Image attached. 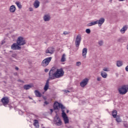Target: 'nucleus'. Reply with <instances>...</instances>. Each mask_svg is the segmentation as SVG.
Returning <instances> with one entry per match:
<instances>
[{
    "label": "nucleus",
    "mask_w": 128,
    "mask_h": 128,
    "mask_svg": "<svg viewBox=\"0 0 128 128\" xmlns=\"http://www.w3.org/2000/svg\"><path fill=\"white\" fill-rule=\"evenodd\" d=\"M60 108L61 109L62 112L63 111H64V110H66V106H64V104L59 103L58 102H56L54 104V109L55 110H59Z\"/></svg>",
    "instance_id": "nucleus-1"
},
{
    "label": "nucleus",
    "mask_w": 128,
    "mask_h": 128,
    "mask_svg": "<svg viewBox=\"0 0 128 128\" xmlns=\"http://www.w3.org/2000/svg\"><path fill=\"white\" fill-rule=\"evenodd\" d=\"M120 94H126L128 92V85H122L118 88Z\"/></svg>",
    "instance_id": "nucleus-2"
},
{
    "label": "nucleus",
    "mask_w": 128,
    "mask_h": 128,
    "mask_svg": "<svg viewBox=\"0 0 128 128\" xmlns=\"http://www.w3.org/2000/svg\"><path fill=\"white\" fill-rule=\"evenodd\" d=\"M52 57H48L44 59L41 63V66H44V68H46V66H48L50 64V62L52 61Z\"/></svg>",
    "instance_id": "nucleus-3"
},
{
    "label": "nucleus",
    "mask_w": 128,
    "mask_h": 128,
    "mask_svg": "<svg viewBox=\"0 0 128 128\" xmlns=\"http://www.w3.org/2000/svg\"><path fill=\"white\" fill-rule=\"evenodd\" d=\"M49 78L50 80H54L55 78H58V76H56V72H54V68H52V70L49 72Z\"/></svg>",
    "instance_id": "nucleus-4"
},
{
    "label": "nucleus",
    "mask_w": 128,
    "mask_h": 128,
    "mask_svg": "<svg viewBox=\"0 0 128 128\" xmlns=\"http://www.w3.org/2000/svg\"><path fill=\"white\" fill-rule=\"evenodd\" d=\"M16 44L18 46H24L26 42L24 38L22 36H19L17 39Z\"/></svg>",
    "instance_id": "nucleus-5"
},
{
    "label": "nucleus",
    "mask_w": 128,
    "mask_h": 128,
    "mask_svg": "<svg viewBox=\"0 0 128 128\" xmlns=\"http://www.w3.org/2000/svg\"><path fill=\"white\" fill-rule=\"evenodd\" d=\"M55 72L58 78H62V76H64V70L62 68L57 69L56 72Z\"/></svg>",
    "instance_id": "nucleus-6"
},
{
    "label": "nucleus",
    "mask_w": 128,
    "mask_h": 128,
    "mask_svg": "<svg viewBox=\"0 0 128 128\" xmlns=\"http://www.w3.org/2000/svg\"><path fill=\"white\" fill-rule=\"evenodd\" d=\"M54 122L55 123L56 126H62V122L60 120V118L58 116V114H56V116L54 118Z\"/></svg>",
    "instance_id": "nucleus-7"
},
{
    "label": "nucleus",
    "mask_w": 128,
    "mask_h": 128,
    "mask_svg": "<svg viewBox=\"0 0 128 128\" xmlns=\"http://www.w3.org/2000/svg\"><path fill=\"white\" fill-rule=\"evenodd\" d=\"M80 42H82V36L78 34L76 38L75 44L76 48H78L80 44Z\"/></svg>",
    "instance_id": "nucleus-8"
},
{
    "label": "nucleus",
    "mask_w": 128,
    "mask_h": 128,
    "mask_svg": "<svg viewBox=\"0 0 128 128\" xmlns=\"http://www.w3.org/2000/svg\"><path fill=\"white\" fill-rule=\"evenodd\" d=\"M62 118H63L64 122L66 124L70 122V120H68V116H66V112H64V110L63 111V112H62Z\"/></svg>",
    "instance_id": "nucleus-9"
},
{
    "label": "nucleus",
    "mask_w": 128,
    "mask_h": 128,
    "mask_svg": "<svg viewBox=\"0 0 128 128\" xmlns=\"http://www.w3.org/2000/svg\"><path fill=\"white\" fill-rule=\"evenodd\" d=\"M11 48L14 50H21L22 48L20 46V45L18 44V43H14L11 46Z\"/></svg>",
    "instance_id": "nucleus-10"
},
{
    "label": "nucleus",
    "mask_w": 128,
    "mask_h": 128,
    "mask_svg": "<svg viewBox=\"0 0 128 128\" xmlns=\"http://www.w3.org/2000/svg\"><path fill=\"white\" fill-rule=\"evenodd\" d=\"M1 102H2L4 106H6L10 102V100L8 98L4 96Z\"/></svg>",
    "instance_id": "nucleus-11"
},
{
    "label": "nucleus",
    "mask_w": 128,
    "mask_h": 128,
    "mask_svg": "<svg viewBox=\"0 0 128 128\" xmlns=\"http://www.w3.org/2000/svg\"><path fill=\"white\" fill-rule=\"evenodd\" d=\"M88 78H84L82 80V82L80 83V86L82 88H84L86 84H88Z\"/></svg>",
    "instance_id": "nucleus-12"
},
{
    "label": "nucleus",
    "mask_w": 128,
    "mask_h": 128,
    "mask_svg": "<svg viewBox=\"0 0 128 128\" xmlns=\"http://www.w3.org/2000/svg\"><path fill=\"white\" fill-rule=\"evenodd\" d=\"M54 49L52 47L48 48L46 50V54H54Z\"/></svg>",
    "instance_id": "nucleus-13"
},
{
    "label": "nucleus",
    "mask_w": 128,
    "mask_h": 128,
    "mask_svg": "<svg viewBox=\"0 0 128 128\" xmlns=\"http://www.w3.org/2000/svg\"><path fill=\"white\" fill-rule=\"evenodd\" d=\"M48 88H50V79L47 80L46 84L44 86V90L46 92L48 90Z\"/></svg>",
    "instance_id": "nucleus-14"
},
{
    "label": "nucleus",
    "mask_w": 128,
    "mask_h": 128,
    "mask_svg": "<svg viewBox=\"0 0 128 128\" xmlns=\"http://www.w3.org/2000/svg\"><path fill=\"white\" fill-rule=\"evenodd\" d=\"M97 22V24H98L99 26H100L104 22V18H102L99 20H97L96 21Z\"/></svg>",
    "instance_id": "nucleus-15"
},
{
    "label": "nucleus",
    "mask_w": 128,
    "mask_h": 128,
    "mask_svg": "<svg viewBox=\"0 0 128 128\" xmlns=\"http://www.w3.org/2000/svg\"><path fill=\"white\" fill-rule=\"evenodd\" d=\"M86 54H88V48H83L82 51V56L84 58H86Z\"/></svg>",
    "instance_id": "nucleus-16"
},
{
    "label": "nucleus",
    "mask_w": 128,
    "mask_h": 128,
    "mask_svg": "<svg viewBox=\"0 0 128 128\" xmlns=\"http://www.w3.org/2000/svg\"><path fill=\"white\" fill-rule=\"evenodd\" d=\"M44 22H48L50 20V14H46L44 16Z\"/></svg>",
    "instance_id": "nucleus-17"
},
{
    "label": "nucleus",
    "mask_w": 128,
    "mask_h": 128,
    "mask_svg": "<svg viewBox=\"0 0 128 128\" xmlns=\"http://www.w3.org/2000/svg\"><path fill=\"white\" fill-rule=\"evenodd\" d=\"M34 6L35 8H38L40 6V1L38 0H35L34 4Z\"/></svg>",
    "instance_id": "nucleus-18"
},
{
    "label": "nucleus",
    "mask_w": 128,
    "mask_h": 128,
    "mask_svg": "<svg viewBox=\"0 0 128 128\" xmlns=\"http://www.w3.org/2000/svg\"><path fill=\"white\" fill-rule=\"evenodd\" d=\"M32 88V86L31 84H25L24 86V90H30V88Z\"/></svg>",
    "instance_id": "nucleus-19"
},
{
    "label": "nucleus",
    "mask_w": 128,
    "mask_h": 128,
    "mask_svg": "<svg viewBox=\"0 0 128 128\" xmlns=\"http://www.w3.org/2000/svg\"><path fill=\"white\" fill-rule=\"evenodd\" d=\"M96 24H98V22H96V21H94L88 24L87 26H96Z\"/></svg>",
    "instance_id": "nucleus-20"
},
{
    "label": "nucleus",
    "mask_w": 128,
    "mask_h": 128,
    "mask_svg": "<svg viewBox=\"0 0 128 128\" xmlns=\"http://www.w3.org/2000/svg\"><path fill=\"white\" fill-rule=\"evenodd\" d=\"M34 94L37 98H42V94L38 90L34 91Z\"/></svg>",
    "instance_id": "nucleus-21"
},
{
    "label": "nucleus",
    "mask_w": 128,
    "mask_h": 128,
    "mask_svg": "<svg viewBox=\"0 0 128 128\" xmlns=\"http://www.w3.org/2000/svg\"><path fill=\"white\" fill-rule=\"evenodd\" d=\"M66 54H63L62 55V58L60 59V62H64L66 60Z\"/></svg>",
    "instance_id": "nucleus-22"
},
{
    "label": "nucleus",
    "mask_w": 128,
    "mask_h": 128,
    "mask_svg": "<svg viewBox=\"0 0 128 128\" xmlns=\"http://www.w3.org/2000/svg\"><path fill=\"white\" fill-rule=\"evenodd\" d=\"M128 30V26H124L123 28L120 30V32L122 34H124L126 30Z\"/></svg>",
    "instance_id": "nucleus-23"
},
{
    "label": "nucleus",
    "mask_w": 128,
    "mask_h": 128,
    "mask_svg": "<svg viewBox=\"0 0 128 128\" xmlns=\"http://www.w3.org/2000/svg\"><path fill=\"white\" fill-rule=\"evenodd\" d=\"M112 116H113V118H116V116H118V111H116V110H114L112 112Z\"/></svg>",
    "instance_id": "nucleus-24"
},
{
    "label": "nucleus",
    "mask_w": 128,
    "mask_h": 128,
    "mask_svg": "<svg viewBox=\"0 0 128 128\" xmlns=\"http://www.w3.org/2000/svg\"><path fill=\"white\" fill-rule=\"evenodd\" d=\"M10 12H16V6L12 5L10 6Z\"/></svg>",
    "instance_id": "nucleus-25"
},
{
    "label": "nucleus",
    "mask_w": 128,
    "mask_h": 128,
    "mask_svg": "<svg viewBox=\"0 0 128 128\" xmlns=\"http://www.w3.org/2000/svg\"><path fill=\"white\" fill-rule=\"evenodd\" d=\"M34 126L36 128H40V125H38V120H34Z\"/></svg>",
    "instance_id": "nucleus-26"
},
{
    "label": "nucleus",
    "mask_w": 128,
    "mask_h": 128,
    "mask_svg": "<svg viewBox=\"0 0 128 128\" xmlns=\"http://www.w3.org/2000/svg\"><path fill=\"white\" fill-rule=\"evenodd\" d=\"M101 76L104 78H106L108 77V74L104 72H101Z\"/></svg>",
    "instance_id": "nucleus-27"
},
{
    "label": "nucleus",
    "mask_w": 128,
    "mask_h": 128,
    "mask_svg": "<svg viewBox=\"0 0 128 128\" xmlns=\"http://www.w3.org/2000/svg\"><path fill=\"white\" fill-rule=\"evenodd\" d=\"M16 4L17 6L18 7V8L20 10V8H22V4L18 2H16Z\"/></svg>",
    "instance_id": "nucleus-28"
},
{
    "label": "nucleus",
    "mask_w": 128,
    "mask_h": 128,
    "mask_svg": "<svg viewBox=\"0 0 128 128\" xmlns=\"http://www.w3.org/2000/svg\"><path fill=\"white\" fill-rule=\"evenodd\" d=\"M122 61H118L116 62V66L118 67L122 66Z\"/></svg>",
    "instance_id": "nucleus-29"
},
{
    "label": "nucleus",
    "mask_w": 128,
    "mask_h": 128,
    "mask_svg": "<svg viewBox=\"0 0 128 128\" xmlns=\"http://www.w3.org/2000/svg\"><path fill=\"white\" fill-rule=\"evenodd\" d=\"M116 118V122H122V119H120V116H118Z\"/></svg>",
    "instance_id": "nucleus-30"
},
{
    "label": "nucleus",
    "mask_w": 128,
    "mask_h": 128,
    "mask_svg": "<svg viewBox=\"0 0 128 128\" xmlns=\"http://www.w3.org/2000/svg\"><path fill=\"white\" fill-rule=\"evenodd\" d=\"M123 124L125 128H128V122L126 121L123 122Z\"/></svg>",
    "instance_id": "nucleus-31"
},
{
    "label": "nucleus",
    "mask_w": 128,
    "mask_h": 128,
    "mask_svg": "<svg viewBox=\"0 0 128 128\" xmlns=\"http://www.w3.org/2000/svg\"><path fill=\"white\" fill-rule=\"evenodd\" d=\"M86 34H90V28L86 29Z\"/></svg>",
    "instance_id": "nucleus-32"
},
{
    "label": "nucleus",
    "mask_w": 128,
    "mask_h": 128,
    "mask_svg": "<svg viewBox=\"0 0 128 128\" xmlns=\"http://www.w3.org/2000/svg\"><path fill=\"white\" fill-rule=\"evenodd\" d=\"M98 44L100 45V46L104 44V41L103 40H100L98 42Z\"/></svg>",
    "instance_id": "nucleus-33"
},
{
    "label": "nucleus",
    "mask_w": 128,
    "mask_h": 128,
    "mask_svg": "<svg viewBox=\"0 0 128 128\" xmlns=\"http://www.w3.org/2000/svg\"><path fill=\"white\" fill-rule=\"evenodd\" d=\"M82 64V63L80 62H76V66H80Z\"/></svg>",
    "instance_id": "nucleus-34"
},
{
    "label": "nucleus",
    "mask_w": 128,
    "mask_h": 128,
    "mask_svg": "<svg viewBox=\"0 0 128 128\" xmlns=\"http://www.w3.org/2000/svg\"><path fill=\"white\" fill-rule=\"evenodd\" d=\"M49 102H48V101H45L44 102V106H46V105H48V104H49Z\"/></svg>",
    "instance_id": "nucleus-35"
},
{
    "label": "nucleus",
    "mask_w": 128,
    "mask_h": 128,
    "mask_svg": "<svg viewBox=\"0 0 128 128\" xmlns=\"http://www.w3.org/2000/svg\"><path fill=\"white\" fill-rule=\"evenodd\" d=\"M64 34L65 36L66 35V34H68L70 33L66 31H65L64 32Z\"/></svg>",
    "instance_id": "nucleus-36"
},
{
    "label": "nucleus",
    "mask_w": 128,
    "mask_h": 128,
    "mask_svg": "<svg viewBox=\"0 0 128 128\" xmlns=\"http://www.w3.org/2000/svg\"><path fill=\"white\" fill-rule=\"evenodd\" d=\"M12 58H16V54H13L12 55Z\"/></svg>",
    "instance_id": "nucleus-37"
},
{
    "label": "nucleus",
    "mask_w": 128,
    "mask_h": 128,
    "mask_svg": "<svg viewBox=\"0 0 128 128\" xmlns=\"http://www.w3.org/2000/svg\"><path fill=\"white\" fill-rule=\"evenodd\" d=\"M103 70H104V72H108V68H103Z\"/></svg>",
    "instance_id": "nucleus-38"
},
{
    "label": "nucleus",
    "mask_w": 128,
    "mask_h": 128,
    "mask_svg": "<svg viewBox=\"0 0 128 128\" xmlns=\"http://www.w3.org/2000/svg\"><path fill=\"white\" fill-rule=\"evenodd\" d=\"M101 80H102V78H100V77H98V78H97V80H98V82H100Z\"/></svg>",
    "instance_id": "nucleus-39"
},
{
    "label": "nucleus",
    "mask_w": 128,
    "mask_h": 128,
    "mask_svg": "<svg viewBox=\"0 0 128 128\" xmlns=\"http://www.w3.org/2000/svg\"><path fill=\"white\" fill-rule=\"evenodd\" d=\"M64 92H66V94H68V92H70L68 90H64Z\"/></svg>",
    "instance_id": "nucleus-40"
},
{
    "label": "nucleus",
    "mask_w": 128,
    "mask_h": 128,
    "mask_svg": "<svg viewBox=\"0 0 128 128\" xmlns=\"http://www.w3.org/2000/svg\"><path fill=\"white\" fill-rule=\"evenodd\" d=\"M48 70H48V68H46V69L44 70L45 72H48Z\"/></svg>",
    "instance_id": "nucleus-41"
},
{
    "label": "nucleus",
    "mask_w": 128,
    "mask_h": 128,
    "mask_svg": "<svg viewBox=\"0 0 128 128\" xmlns=\"http://www.w3.org/2000/svg\"><path fill=\"white\" fill-rule=\"evenodd\" d=\"M126 72H128V66L126 67Z\"/></svg>",
    "instance_id": "nucleus-42"
},
{
    "label": "nucleus",
    "mask_w": 128,
    "mask_h": 128,
    "mask_svg": "<svg viewBox=\"0 0 128 128\" xmlns=\"http://www.w3.org/2000/svg\"><path fill=\"white\" fill-rule=\"evenodd\" d=\"M50 112L52 114V112H54V110L52 109H50Z\"/></svg>",
    "instance_id": "nucleus-43"
},
{
    "label": "nucleus",
    "mask_w": 128,
    "mask_h": 128,
    "mask_svg": "<svg viewBox=\"0 0 128 128\" xmlns=\"http://www.w3.org/2000/svg\"><path fill=\"white\" fill-rule=\"evenodd\" d=\"M16 70H18V67H16Z\"/></svg>",
    "instance_id": "nucleus-44"
},
{
    "label": "nucleus",
    "mask_w": 128,
    "mask_h": 128,
    "mask_svg": "<svg viewBox=\"0 0 128 128\" xmlns=\"http://www.w3.org/2000/svg\"><path fill=\"white\" fill-rule=\"evenodd\" d=\"M66 112H67V114H68V112H70V110H66Z\"/></svg>",
    "instance_id": "nucleus-45"
},
{
    "label": "nucleus",
    "mask_w": 128,
    "mask_h": 128,
    "mask_svg": "<svg viewBox=\"0 0 128 128\" xmlns=\"http://www.w3.org/2000/svg\"><path fill=\"white\" fill-rule=\"evenodd\" d=\"M28 98H30V100H32V97H28Z\"/></svg>",
    "instance_id": "nucleus-46"
},
{
    "label": "nucleus",
    "mask_w": 128,
    "mask_h": 128,
    "mask_svg": "<svg viewBox=\"0 0 128 128\" xmlns=\"http://www.w3.org/2000/svg\"><path fill=\"white\" fill-rule=\"evenodd\" d=\"M120 2H124V0H119Z\"/></svg>",
    "instance_id": "nucleus-47"
},
{
    "label": "nucleus",
    "mask_w": 128,
    "mask_h": 128,
    "mask_svg": "<svg viewBox=\"0 0 128 128\" xmlns=\"http://www.w3.org/2000/svg\"><path fill=\"white\" fill-rule=\"evenodd\" d=\"M68 128H72V126H70L69 127H68Z\"/></svg>",
    "instance_id": "nucleus-48"
},
{
    "label": "nucleus",
    "mask_w": 128,
    "mask_h": 128,
    "mask_svg": "<svg viewBox=\"0 0 128 128\" xmlns=\"http://www.w3.org/2000/svg\"><path fill=\"white\" fill-rule=\"evenodd\" d=\"M32 11V8H30V12Z\"/></svg>",
    "instance_id": "nucleus-49"
},
{
    "label": "nucleus",
    "mask_w": 128,
    "mask_h": 128,
    "mask_svg": "<svg viewBox=\"0 0 128 128\" xmlns=\"http://www.w3.org/2000/svg\"><path fill=\"white\" fill-rule=\"evenodd\" d=\"M4 44V42H2V44Z\"/></svg>",
    "instance_id": "nucleus-50"
},
{
    "label": "nucleus",
    "mask_w": 128,
    "mask_h": 128,
    "mask_svg": "<svg viewBox=\"0 0 128 128\" xmlns=\"http://www.w3.org/2000/svg\"><path fill=\"white\" fill-rule=\"evenodd\" d=\"M112 0H110V2H111Z\"/></svg>",
    "instance_id": "nucleus-51"
}]
</instances>
